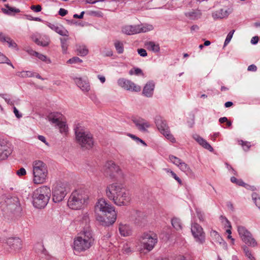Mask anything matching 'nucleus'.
I'll return each instance as SVG.
<instances>
[{
	"instance_id": "obj_1",
	"label": "nucleus",
	"mask_w": 260,
	"mask_h": 260,
	"mask_svg": "<svg viewBox=\"0 0 260 260\" xmlns=\"http://www.w3.org/2000/svg\"><path fill=\"white\" fill-rule=\"evenodd\" d=\"M106 194L115 205L119 206H126L131 200L129 191L122 184L119 183L108 185L106 189Z\"/></svg>"
},
{
	"instance_id": "obj_2",
	"label": "nucleus",
	"mask_w": 260,
	"mask_h": 260,
	"mask_svg": "<svg viewBox=\"0 0 260 260\" xmlns=\"http://www.w3.org/2000/svg\"><path fill=\"white\" fill-rule=\"evenodd\" d=\"M51 190L47 186H42L35 189L31 196L32 204L37 209L44 208L49 201Z\"/></svg>"
},
{
	"instance_id": "obj_3",
	"label": "nucleus",
	"mask_w": 260,
	"mask_h": 260,
	"mask_svg": "<svg viewBox=\"0 0 260 260\" xmlns=\"http://www.w3.org/2000/svg\"><path fill=\"white\" fill-rule=\"evenodd\" d=\"M32 181L34 184H43L48 179V167L47 165L42 160H36L32 162Z\"/></svg>"
},
{
	"instance_id": "obj_4",
	"label": "nucleus",
	"mask_w": 260,
	"mask_h": 260,
	"mask_svg": "<svg viewBox=\"0 0 260 260\" xmlns=\"http://www.w3.org/2000/svg\"><path fill=\"white\" fill-rule=\"evenodd\" d=\"M88 192L83 189H78L71 193L68 202V205L72 209L79 210L86 204L88 200Z\"/></svg>"
},
{
	"instance_id": "obj_5",
	"label": "nucleus",
	"mask_w": 260,
	"mask_h": 260,
	"mask_svg": "<svg viewBox=\"0 0 260 260\" xmlns=\"http://www.w3.org/2000/svg\"><path fill=\"white\" fill-rule=\"evenodd\" d=\"M93 241L90 231L85 230L83 233L74 239V249L78 252L85 251L91 246Z\"/></svg>"
},
{
	"instance_id": "obj_6",
	"label": "nucleus",
	"mask_w": 260,
	"mask_h": 260,
	"mask_svg": "<svg viewBox=\"0 0 260 260\" xmlns=\"http://www.w3.org/2000/svg\"><path fill=\"white\" fill-rule=\"evenodd\" d=\"M76 140L77 142L83 149H89L93 145L92 135L81 126H77L75 128Z\"/></svg>"
},
{
	"instance_id": "obj_7",
	"label": "nucleus",
	"mask_w": 260,
	"mask_h": 260,
	"mask_svg": "<svg viewBox=\"0 0 260 260\" xmlns=\"http://www.w3.org/2000/svg\"><path fill=\"white\" fill-rule=\"evenodd\" d=\"M47 119L51 124L57 126L60 133L63 135L67 134L68 126L66 124L64 117L60 113H51L48 115Z\"/></svg>"
},
{
	"instance_id": "obj_8",
	"label": "nucleus",
	"mask_w": 260,
	"mask_h": 260,
	"mask_svg": "<svg viewBox=\"0 0 260 260\" xmlns=\"http://www.w3.org/2000/svg\"><path fill=\"white\" fill-rule=\"evenodd\" d=\"M69 190L67 183L58 182L53 185L52 188V200L55 203L63 200Z\"/></svg>"
},
{
	"instance_id": "obj_9",
	"label": "nucleus",
	"mask_w": 260,
	"mask_h": 260,
	"mask_svg": "<svg viewBox=\"0 0 260 260\" xmlns=\"http://www.w3.org/2000/svg\"><path fill=\"white\" fill-rule=\"evenodd\" d=\"M2 199L4 202H1L0 204L1 208L4 211L15 213L20 211L21 208L17 198L4 197Z\"/></svg>"
},
{
	"instance_id": "obj_10",
	"label": "nucleus",
	"mask_w": 260,
	"mask_h": 260,
	"mask_svg": "<svg viewBox=\"0 0 260 260\" xmlns=\"http://www.w3.org/2000/svg\"><path fill=\"white\" fill-rule=\"evenodd\" d=\"M140 242L144 249L150 251L157 242V236L153 232L144 233L141 236Z\"/></svg>"
},
{
	"instance_id": "obj_11",
	"label": "nucleus",
	"mask_w": 260,
	"mask_h": 260,
	"mask_svg": "<svg viewBox=\"0 0 260 260\" xmlns=\"http://www.w3.org/2000/svg\"><path fill=\"white\" fill-rule=\"evenodd\" d=\"M155 123L158 129L161 134L171 142H176V139L170 133L169 127L165 120L163 119L160 116H157L155 118Z\"/></svg>"
},
{
	"instance_id": "obj_12",
	"label": "nucleus",
	"mask_w": 260,
	"mask_h": 260,
	"mask_svg": "<svg viewBox=\"0 0 260 260\" xmlns=\"http://www.w3.org/2000/svg\"><path fill=\"white\" fill-rule=\"evenodd\" d=\"M237 230L240 238L245 244L252 247L257 246V242L244 226H238Z\"/></svg>"
},
{
	"instance_id": "obj_13",
	"label": "nucleus",
	"mask_w": 260,
	"mask_h": 260,
	"mask_svg": "<svg viewBox=\"0 0 260 260\" xmlns=\"http://www.w3.org/2000/svg\"><path fill=\"white\" fill-rule=\"evenodd\" d=\"M103 170L105 175L109 176L111 178H114L115 174L119 175L122 174L120 167L112 160H108L106 161L103 166Z\"/></svg>"
},
{
	"instance_id": "obj_14",
	"label": "nucleus",
	"mask_w": 260,
	"mask_h": 260,
	"mask_svg": "<svg viewBox=\"0 0 260 260\" xmlns=\"http://www.w3.org/2000/svg\"><path fill=\"white\" fill-rule=\"evenodd\" d=\"M94 210L96 213L102 212L107 215V214H112L115 212L114 207L103 198H101L96 202Z\"/></svg>"
},
{
	"instance_id": "obj_15",
	"label": "nucleus",
	"mask_w": 260,
	"mask_h": 260,
	"mask_svg": "<svg viewBox=\"0 0 260 260\" xmlns=\"http://www.w3.org/2000/svg\"><path fill=\"white\" fill-rule=\"evenodd\" d=\"M191 233L197 242L203 244L205 241V234L201 225L194 223L191 225Z\"/></svg>"
},
{
	"instance_id": "obj_16",
	"label": "nucleus",
	"mask_w": 260,
	"mask_h": 260,
	"mask_svg": "<svg viewBox=\"0 0 260 260\" xmlns=\"http://www.w3.org/2000/svg\"><path fill=\"white\" fill-rule=\"evenodd\" d=\"M118 85L121 87L129 91L139 92L141 87L136 85L134 82L124 78H120L117 81Z\"/></svg>"
},
{
	"instance_id": "obj_17",
	"label": "nucleus",
	"mask_w": 260,
	"mask_h": 260,
	"mask_svg": "<svg viewBox=\"0 0 260 260\" xmlns=\"http://www.w3.org/2000/svg\"><path fill=\"white\" fill-rule=\"evenodd\" d=\"M132 121L135 124L137 129L141 132H147V128L150 127V123L141 117H133Z\"/></svg>"
},
{
	"instance_id": "obj_18",
	"label": "nucleus",
	"mask_w": 260,
	"mask_h": 260,
	"mask_svg": "<svg viewBox=\"0 0 260 260\" xmlns=\"http://www.w3.org/2000/svg\"><path fill=\"white\" fill-rule=\"evenodd\" d=\"M10 249V252H16L22 248V241L18 238H9L6 242Z\"/></svg>"
},
{
	"instance_id": "obj_19",
	"label": "nucleus",
	"mask_w": 260,
	"mask_h": 260,
	"mask_svg": "<svg viewBox=\"0 0 260 260\" xmlns=\"http://www.w3.org/2000/svg\"><path fill=\"white\" fill-rule=\"evenodd\" d=\"M107 217L106 219L101 216H97L96 220L104 226H109L113 224L116 219L117 214L116 212H113L112 214Z\"/></svg>"
},
{
	"instance_id": "obj_20",
	"label": "nucleus",
	"mask_w": 260,
	"mask_h": 260,
	"mask_svg": "<svg viewBox=\"0 0 260 260\" xmlns=\"http://www.w3.org/2000/svg\"><path fill=\"white\" fill-rule=\"evenodd\" d=\"M74 81L76 85L84 93L88 92L90 90V86L88 80L82 78H75Z\"/></svg>"
},
{
	"instance_id": "obj_21",
	"label": "nucleus",
	"mask_w": 260,
	"mask_h": 260,
	"mask_svg": "<svg viewBox=\"0 0 260 260\" xmlns=\"http://www.w3.org/2000/svg\"><path fill=\"white\" fill-rule=\"evenodd\" d=\"M40 35L38 34H34L31 36V40L35 42L38 45L46 47L50 43L49 38L46 36H44L41 38L40 40L39 39Z\"/></svg>"
},
{
	"instance_id": "obj_22",
	"label": "nucleus",
	"mask_w": 260,
	"mask_h": 260,
	"mask_svg": "<svg viewBox=\"0 0 260 260\" xmlns=\"http://www.w3.org/2000/svg\"><path fill=\"white\" fill-rule=\"evenodd\" d=\"M155 83L153 81H149L144 86L142 93L147 98H151L153 96Z\"/></svg>"
},
{
	"instance_id": "obj_23",
	"label": "nucleus",
	"mask_w": 260,
	"mask_h": 260,
	"mask_svg": "<svg viewBox=\"0 0 260 260\" xmlns=\"http://www.w3.org/2000/svg\"><path fill=\"white\" fill-rule=\"evenodd\" d=\"M11 153V149L5 144V142L0 141V159L7 158Z\"/></svg>"
},
{
	"instance_id": "obj_24",
	"label": "nucleus",
	"mask_w": 260,
	"mask_h": 260,
	"mask_svg": "<svg viewBox=\"0 0 260 260\" xmlns=\"http://www.w3.org/2000/svg\"><path fill=\"white\" fill-rule=\"evenodd\" d=\"M48 26L56 33L62 36H68L69 35V31L61 25H55L53 24H49Z\"/></svg>"
},
{
	"instance_id": "obj_25",
	"label": "nucleus",
	"mask_w": 260,
	"mask_h": 260,
	"mask_svg": "<svg viewBox=\"0 0 260 260\" xmlns=\"http://www.w3.org/2000/svg\"><path fill=\"white\" fill-rule=\"evenodd\" d=\"M231 13V11H230V9H221L213 13L212 17L214 19H223L226 18Z\"/></svg>"
},
{
	"instance_id": "obj_26",
	"label": "nucleus",
	"mask_w": 260,
	"mask_h": 260,
	"mask_svg": "<svg viewBox=\"0 0 260 260\" xmlns=\"http://www.w3.org/2000/svg\"><path fill=\"white\" fill-rule=\"evenodd\" d=\"M193 138L203 147L209 150L210 152L213 151V148L212 146L207 142L206 140L198 135L193 136Z\"/></svg>"
},
{
	"instance_id": "obj_27",
	"label": "nucleus",
	"mask_w": 260,
	"mask_h": 260,
	"mask_svg": "<svg viewBox=\"0 0 260 260\" xmlns=\"http://www.w3.org/2000/svg\"><path fill=\"white\" fill-rule=\"evenodd\" d=\"M78 220L81 222L83 226H87L90 221L89 213L87 211H83L81 214L78 217Z\"/></svg>"
},
{
	"instance_id": "obj_28",
	"label": "nucleus",
	"mask_w": 260,
	"mask_h": 260,
	"mask_svg": "<svg viewBox=\"0 0 260 260\" xmlns=\"http://www.w3.org/2000/svg\"><path fill=\"white\" fill-rule=\"evenodd\" d=\"M122 31L123 33L132 35L139 33V29L137 25H126L122 27Z\"/></svg>"
},
{
	"instance_id": "obj_29",
	"label": "nucleus",
	"mask_w": 260,
	"mask_h": 260,
	"mask_svg": "<svg viewBox=\"0 0 260 260\" xmlns=\"http://www.w3.org/2000/svg\"><path fill=\"white\" fill-rule=\"evenodd\" d=\"M2 11L4 14L8 15H14L20 12L19 9L11 7L8 4L5 5V8H2Z\"/></svg>"
},
{
	"instance_id": "obj_30",
	"label": "nucleus",
	"mask_w": 260,
	"mask_h": 260,
	"mask_svg": "<svg viewBox=\"0 0 260 260\" xmlns=\"http://www.w3.org/2000/svg\"><path fill=\"white\" fill-rule=\"evenodd\" d=\"M210 235L215 242L219 243L220 245H224L225 244L224 241L216 231L211 230Z\"/></svg>"
},
{
	"instance_id": "obj_31",
	"label": "nucleus",
	"mask_w": 260,
	"mask_h": 260,
	"mask_svg": "<svg viewBox=\"0 0 260 260\" xmlns=\"http://www.w3.org/2000/svg\"><path fill=\"white\" fill-rule=\"evenodd\" d=\"M148 49L152 51L153 52L157 53L160 50V47L158 44H156L154 42L149 41L145 44Z\"/></svg>"
},
{
	"instance_id": "obj_32",
	"label": "nucleus",
	"mask_w": 260,
	"mask_h": 260,
	"mask_svg": "<svg viewBox=\"0 0 260 260\" xmlns=\"http://www.w3.org/2000/svg\"><path fill=\"white\" fill-rule=\"evenodd\" d=\"M202 15V13L199 10L189 12L185 13V16L191 20L199 19Z\"/></svg>"
},
{
	"instance_id": "obj_33",
	"label": "nucleus",
	"mask_w": 260,
	"mask_h": 260,
	"mask_svg": "<svg viewBox=\"0 0 260 260\" xmlns=\"http://www.w3.org/2000/svg\"><path fill=\"white\" fill-rule=\"evenodd\" d=\"M120 234L123 236H128L131 234V230L129 226L126 224H120L119 228Z\"/></svg>"
},
{
	"instance_id": "obj_34",
	"label": "nucleus",
	"mask_w": 260,
	"mask_h": 260,
	"mask_svg": "<svg viewBox=\"0 0 260 260\" xmlns=\"http://www.w3.org/2000/svg\"><path fill=\"white\" fill-rule=\"evenodd\" d=\"M138 28L139 29V33L140 32H146L153 29V26L150 24H142L138 25Z\"/></svg>"
},
{
	"instance_id": "obj_35",
	"label": "nucleus",
	"mask_w": 260,
	"mask_h": 260,
	"mask_svg": "<svg viewBox=\"0 0 260 260\" xmlns=\"http://www.w3.org/2000/svg\"><path fill=\"white\" fill-rule=\"evenodd\" d=\"M171 223L174 228L177 231L180 230L182 228V223L178 218L173 217L171 220Z\"/></svg>"
},
{
	"instance_id": "obj_36",
	"label": "nucleus",
	"mask_w": 260,
	"mask_h": 260,
	"mask_svg": "<svg viewBox=\"0 0 260 260\" xmlns=\"http://www.w3.org/2000/svg\"><path fill=\"white\" fill-rule=\"evenodd\" d=\"M76 49L78 54L82 56L86 55L88 53V50L85 45L77 46Z\"/></svg>"
},
{
	"instance_id": "obj_37",
	"label": "nucleus",
	"mask_w": 260,
	"mask_h": 260,
	"mask_svg": "<svg viewBox=\"0 0 260 260\" xmlns=\"http://www.w3.org/2000/svg\"><path fill=\"white\" fill-rule=\"evenodd\" d=\"M16 75L21 77V78H27V77H32L35 76L34 73L31 71H21V72H17L16 73Z\"/></svg>"
},
{
	"instance_id": "obj_38",
	"label": "nucleus",
	"mask_w": 260,
	"mask_h": 260,
	"mask_svg": "<svg viewBox=\"0 0 260 260\" xmlns=\"http://www.w3.org/2000/svg\"><path fill=\"white\" fill-rule=\"evenodd\" d=\"M114 46L118 54H122L124 51L123 42L116 40L114 42Z\"/></svg>"
},
{
	"instance_id": "obj_39",
	"label": "nucleus",
	"mask_w": 260,
	"mask_h": 260,
	"mask_svg": "<svg viewBox=\"0 0 260 260\" xmlns=\"http://www.w3.org/2000/svg\"><path fill=\"white\" fill-rule=\"evenodd\" d=\"M61 47L63 54H66L67 53V50L68 47V44L67 43L68 39L66 38H60Z\"/></svg>"
},
{
	"instance_id": "obj_40",
	"label": "nucleus",
	"mask_w": 260,
	"mask_h": 260,
	"mask_svg": "<svg viewBox=\"0 0 260 260\" xmlns=\"http://www.w3.org/2000/svg\"><path fill=\"white\" fill-rule=\"evenodd\" d=\"M243 251L246 257L248 260H256L255 257L253 256L251 251L246 247L243 248Z\"/></svg>"
},
{
	"instance_id": "obj_41",
	"label": "nucleus",
	"mask_w": 260,
	"mask_h": 260,
	"mask_svg": "<svg viewBox=\"0 0 260 260\" xmlns=\"http://www.w3.org/2000/svg\"><path fill=\"white\" fill-rule=\"evenodd\" d=\"M178 167L182 171L186 174L190 173L191 172V170L189 166L184 161H182Z\"/></svg>"
},
{
	"instance_id": "obj_42",
	"label": "nucleus",
	"mask_w": 260,
	"mask_h": 260,
	"mask_svg": "<svg viewBox=\"0 0 260 260\" xmlns=\"http://www.w3.org/2000/svg\"><path fill=\"white\" fill-rule=\"evenodd\" d=\"M7 63L14 68L12 63L10 62V60L3 53L0 52V63Z\"/></svg>"
},
{
	"instance_id": "obj_43",
	"label": "nucleus",
	"mask_w": 260,
	"mask_h": 260,
	"mask_svg": "<svg viewBox=\"0 0 260 260\" xmlns=\"http://www.w3.org/2000/svg\"><path fill=\"white\" fill-rule=\"evenodd\" d=\"M169 159L172 163H173L174 165L177 166L178 167H179V165L183 161L180 158H179L174 155H170Z\"/></svg>"
},
{
	"instance_id": "obj_44",
	"label": "nucleus",
	"mask_w": 260,
	"mask_h": 260,
	"mask_svg": "<svg viewBox=\"0 0 260 260\" xmlns=\"http://www.w3.org/2000/svg\"><path fill=\"white\" fill-rule=\"evenodd\" d=\"M81 62H82V60L77 56L73 57L67 61V63L69 64H79Z\"/></svg>"
},
{
	"instance_id": "obj_45",
	"label": "nucleus",
	"mask_w": 260,
	"mask_h": 260,
	"mask_svg": "<svg viewBox=\"0 0 260 260\" xmlns=\"http://www.w3.org/2000/svg\"><path fill=\"white\" fill-rule=\"evenodd\" d=\"M36 57H38L41 60H42L47 63H51L50 59L44 54H41L38 52Z\"/></svg>"
},
{
	"instance_id": "obj_46",
	"label": "nucleus",
	"mask_w": 260,
	"mask_h": 260,
	"mask_svg": "<svg viewBox=\"0 0 260 260\" xmlns=\"http://www.w3.org/2000/svg\"><path fill=\"white\" fill-rule=\"evenodd\" d=\"M239 143L242 146L243 148L245 151H248L251 147L250 142L247 141H243V140H240L239 141Z\"/></svg>"
},
{
	"instance_id": "obj_47",
	"label": "nucleus",
	"mask_w": 260,
	"mask_h": 260,
	"mask_svg": "<svg viewBox=\"0 0 260 260\" xmlns=\"http://www.w3.org/2000/svg\"><path fill=\"white\" fill-rule=\"evenodd\" d=\"M5 42L8 43L9 47L16 48L17 47L16 43L9 37H8V38L6 39Z\"/></svg>"
},
{
	"instance_id": "obj_48",
	"label": "nucleus",
	"mask_w": 260,
	"mask_h": 260,
	"mask_svg": "<svg viewBox=\"0 0 260 260\" xmlns=\"http://www.w3.org/2000/svg\"><path fill=\"white\" fill-rule=\"evenodd\" d=\"M234 32H235V30H232L228 34L225 40L224 43V46H226L230 43V42L231 41V40L233 37Z\"/></svg>"
},
{
	"instance_id": "obj_49",
	"label": "nucleus",
	"mask_w": 260,
	"mask_h": 260,
	"mask_svg": "<svg viewBox=\"0 0 260 260\" xmlns=\"http://www.w3.org/2000/svg\"><path fill=\"white\" fill-rule=\"evenodd\" d=\"M128 136L131 138H132L134 140H135L137 143H139V142H140L141 143H142L144 146H146V144L145 143V142L142 140V139H141L140 138L137 137V136H136L135 135H134L133 134H128Z\"/></svg>"
},
{
	"instance_id": "obj_50",
	"label": "nucleus",
	"mask_w": 260,
	"mask_h": 260,
	"mask_svg": "<svg viewBox=\"0 0 260 260\" xmlns=\"http://www.w3.org/2000/svg\"><path fill=\"white\" fill-rule=\"evenodd\" d=\"M102 54L104 56H112L113 52L110 49L105 48L102 51Z\"/></svg>"
},
{
	"instance_id": "obj_51",
	"label": "nucleus",
	"mask_w": 260,
	"mask_h": 260,
	"mask_svg": "<svg viewBox=\"0 0 260 260\" xmlns=\"http://www.w3.org/2000/svg\"><path fill=\"white\" fill-rule=\"evenodd\" d=\"M0 96L3 98L7 104H10L11 105L14 104L13 102L11 101L10 98L9 97L8 95L6 94L0 93Z\"/></svg>"
},
{
	"instance_id": "obj_52",
	"label": "nucleus",
	"mask_w": 260,
	"mask_h": 260,
	"mask_svg": "<svg viewBox=\"0 0 260 260\" xmlns=\"http://www.w3.org/2000/svg\"><path fill=\"white\" fill-rule=\"evenodd\" d=\"M231 181L232 182L236 183L237 184L240 186H243L245 184L242 180H238L235 177H232L231 178Z\"/></svg>"
},
{
	"instance_id": "obj_53",
	"label": "nucleus",
	"mask_w": 260,
	"mask_h": 260,
	"mask_svg": "<svg viewBox=\"0 0 260 260\" xmlns=\"http://www.w3.org/2000/svg\"><path fill=\"white\" fill-rule=\"evenodd\" d=\"M197 216L201 221H203L204 219V213L199 209L196 210Z\"/></svg>"
},
{
	"instance_id": "obj_54",
	"label": "nucleus",
	"mask_w": 260,
	"mask_h": 260,
	"mask_svg": "<svg viewBox=\"0 0 260 260\" xmlns=\"http://www.w3.org/2000/svg\"><path fill=\"white\" fill-rule=\"evenodd\" d=\"M30 9L35 12H39L42 10L41 5H32L30 7Z\"/></svg>"
},
{
	"instance_id": "obj_55",
	"label": "nucleus",
	"mask_w": 260,
	"mask_h": 260,
	"mask_svg": "<svg viewBox=\"0 0 260 260\" xmlns=\"http://www.w3.org/2000/svg\"><path fill=\"white\" fill-rule=\"evenodd\" d=\"M26 172L24 168H21L16 172V174L19 176H24L26 175Z\"/></svg>"
},
{
	"instance_id": "obj_56",
	"label": "nucleus",
	"mask_w": 260,
	"mask_h": 260,
	"mask_svg": "<svg viewBox=\"0 0 260 260\" xmlns=\"http://www.w3.org/2000/svg\"><path fill=\"white\" fill-rule=\"evenodd\" d=\"M122 250L123 252L125 253H128L131 251V247L129 246L128 244L126 243L124 244L122 247Z\"/></svg>"
},
{
	"instance_id": "obj_57",
	"label": "nucleus",
	"mask_w": 260,
	"mask_h": 260,
	"mask_svg": "<svg viewBox=\"0 0 260 260\" xmlns=\"http://www.w3.org/2000/svg\"><path fill=\"white\" fill-rule=\"evenodd\" d=\"M138 54L142 57H146L147 56V53L145 49H138Z\"/></svg>"
},
{
	"instance_id": "obj_58",
	"label": "nucleus",
	"mask_w": 260,
	"mask_h": 260,
	"mask_svg": "<svg viewBox=\"0 0 260 260\" xmlns=\"http://www.w3.org/2000/svg\"><path fill=\"white\" fill-rule=\"evenodd\" d=\"M224 220L225 221V222H226L227 224L226 225L229 228V229L226 230V232L229 234V235H231L232 234V232H231V229L232 228V226L231 225V223L230 222V221L228 220L227 218H224Z\"/></svg>"
},
{
	"instance_id": "obj_59",
	"label": "nucleus",
	"mask_w": 260,
	"mask_h": 260,
	"mask_svg": "<svg viewBox=\"0 0 260 260\" xmlns=\"http://www.w3.org/2000/svg\"><path fill=\"white\" fill-rule=\"evenodd\" d=\"M171 176L173 177L179 183H181V180L177 176V175L173 171L171 172Z\"/></svg>"
},
{
	"instance_id": "obj_60",
	"label": "nucleus",
	"mask_w": 260,
	"mask_h": 260,
	"mask_svg": "<svg viewBox=\"0 0 260 260\" xmlns=\"http://www.w3.org/2000/svg\"><path fill=\"white\" fill-rule=\"evenodd\" d=\"M38 138L39 140L45 143L47 146H49L48 143L46 141V138L44 136L39 135Z\"/></svg>"
},
{
	"instance_id": "obj_61",
	"label": "nucleus",
	"mask_w": 260,
	"mask_h": 260,
	"mask_svg": "<svg viewBox=\"0 0 260 260\" xmlns=\"http://www.w3.org/2000/svg\"><path fill=\"white\" fill-rule=\"evenodd\" d=\"M26 51L30 55H31V56H36L37 54H38V52H36L34 50H33L32 49H27L26 50Z\"/></svg>"
},
{
	"instance_id": "obj_62",
	"label": "nucleus",
	"mask_w": 260,
	"mask_h": 260,
	"mask_svg": "<svg viewBox=\"0 0 260 260\" xmlns=\"http://www.w3.org/2000/svg\"><path fill=\"white\" fill-rule=\"evenodd\" d=\"M247 70L248 71L255 72L257 70V67L254 64H251L248 66Z\"/></svg>"
},
{
	"instance_id": "obj_63",
	"label": "nucleus",
	"mask_w": 260,
	"mask_h": 260,
	"mask_svg": "<svg viewBox=\"0 0 260 260\" xmlns=\"http://www.w3.org/2000/svg\"><path fill=\"white\" fill-rule=\"evenodd\" d=\"M258 40H259V38H258V37L257 36H255V37H253L252 38L251 41H250V42L252 44H256L258 42Z\"/></svg>"
},
{
	"instance_id": "obj_64",
	"label": "nucleus",
	"mask_w": 260,
	"mask_h": 260,
	"mask_svg": "<svg viewBox=\"0 0 260 260\" xmlns=\"http://www.w3.org/2000/svg\"><path fill=\"white\" fill-rule=\"evenodd\" d=\"M13 110L14 113L16 117H17L18 118H20L22 117V115L19 113V111L17 109V108L15 107H14Z\"/></svg>"
}]
</instances>
